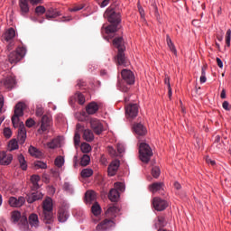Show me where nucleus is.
Returning <instances> with one entry per match:
<instances>
[{
    "label": "nucleus",
    "mask_w": 231,
    "mask_h": 231,
    "mask_svg": "<svg viewBox=\"0 0 231 231\" xmlns=\"http://www.w3.org/2000/svg\"><path fill=\"white\" fill-rule=\"evenodd\" d=\"M26 107V105L23 102H19L16 104L14 107V114L12 116V124L14 127L18 129V140L20 143H24L26 140V128H24V124L19 120L20 116H23L24 115V109Z\"/></svg>",
    "instance_id": "f257e3e1"
},
{
    "label": "nucleus",
    "mask_w": 231,
    "mask_h": 231,
    "mask_svg": "<svg viewBox=\"0 0 231 231\" xmlns=\"http://www.w3.org/2000/svg\"><path fill=\"white\" fill-rule=\"evenodd\" d=\"M104 17L107 19L110 25H103L102 30L108 35L109 39H113V33L118 32V24L121 23L120 13L115 11V9L108 8L104 14Z\"/></svg>",
    "instance_id": "f03ea898"
},
{
    "label": "nucleus",
    "mask_w": 231,
    "mask_h": 231,
    "mask_svg": "<svg viewBox=\"0 0 231 231\" xmlns=\"http://www.w3.org/2000/svg\"><path fill=\"white\" fill-rule=\"evenodd\" d=\"M41 219L45 225L53 223V199L48 197L42 202V212L40 214Z\"/></svg>",
    "instance_id": "7ed1b4c3"
},
{
    "label": "nucleus",
    "mask_w": 231,
    "mask_h": 231,
    "mask_svg": "<svg viewBox=\"0 0 231 231\" xmlns=\"http://www.w3.org/2000/svg\"><path fill=\"white\" fill-rule=\"evenodd\" d=\"M113 46L118 50L116 59L118 66H129L127 59H125V45L124 44V38L116 37L113 40Z\"/></svg>",
    "instance_id": "20e7f679"
},
{
    "label": "nucleus",
    "mask_w": 231,
    "mask_h": 231,
    "mask_svg": "<svg viewBox=\"0 0 231 231\" xmlns=\"http://www.w3.org/2000/svg\"><path fill=\"white\" fill-rule=\"evenodd\" d=\"M139 156L141 162L147 163L151 162V156H152V149L146 143H141L139 144Z\"/></svg>",
    "instance_id": "39448f33"
},
{
    "label": "nucleus",
    "mask_w": 231,
    "mask_h": 231,
    "mask_svg": "<svg viewBox=\"0 0 231 231\" xmlns=\"http://www.w3.org/2000/svg\"><path fill=\"white\" fill-rule=\"evenodd\" d=\"M24 55H26V49L19 47L8 55V60L10 64H17V62H20L24 58Z\"/></svg>",
    "instance_id": "423d86ee"
},
{
    "label": "nucleus",
    "mask_w": 231,
    "mask_h": 231,
    "mask_svg": "<svg viewBox=\"0 0 231 231\" xmlns=\"http://www.w3.org/2000/svg\"><path fill=\"white\" fill-rule=\"evenodd\" d=\"M125 115L128 120H134L138 116L139 106L136 103H130L125 106Z\"/></svg>",
    "instance_id": "0eeeda50"
},
{
    "label": "nucleus",
    "mask_w": 231,
    "mask_h": 231,
    "mask_svg": "<svg viewBox=\"0 0 231 231\" xmlns=\"http://www.w3.org/2000/svg\"><path fill=\"white\" fill-rule=\"evenodd\" d=\"M121 76L124 82L128 86H133V84H134V73H133L131 69H124L121 71Z\"/></svg>",
    "instance_id": "6e6552de"
},
{
    "label": "nucleus",
    "mask_w": 231,
    "mask_h": 231,
    "mask_svg": "<svg viewBox=\"0 0 231 231\" xmlns=\"http://www.w3.org/2000/svg\"><path fill=\"white\" fill-rule=\"evenodd\" d=\"M152 206L155 210H157L158 212H162L165 210L167 207H169V203L167 202V200L155 197L152 199Z\"/></svg>",
    "instance_id": "1a4fd4ad"
},
{
    "label": "nucleus",
    "mask_w": 231,
    "mask_h": 231,
    "mask_svg": "<svg viewBox=\"0 0 231 231\" xmlns=\"http://www.w3.org/2000/svg\"><path fill=\"white\" fill-rule=\"evenodd\" d=\"M19 219H21V224L25 228H28V218L26 217H21V212L19 211H13L11 213V220L13 223H17L19 222Z\"/></svg>",
    "instance_id": "9d476101"
},
{
    "label": "nucleus",
    "mask_w": 231,
    "mask_h": 231,
    "mask_svg": "<svg viewBox=\"0 0 231 231\" xmlns=\"http://www.w3.org/2000/svg\"><path fill=\"white\" fill-rule=\"evenodd\" d=\"M90 126L96 134H102V133L104 132V125H102L100 120L97 118L90 119Z\"/></svg>",
    "instance_id": "9b49d317"
},
{
    "label": "nucleus",
    "mask_w": 231,
    "mask_h": 231,
    "mask_svg": "<svg viewBox=\"0 0 231 231\" xmlns=\"http://www.w3.org/2000/svg\"><path fill=\"white\" fill-rule=\"evenodd\" d=\"M113 226H115V221H113V219L106 218L104 221L97 226V230L106 231L109 230V228H113Z\"/></svg>",
    "instance_id": "f8f14e48"
},
{
    "label": "nucleus",
    "mask_w": 231,
    "mask_h": 231,
    "mask_svg": "<svg viewBox=\"0 0 231 231\" xmlns=\"http://www.w3.org/2000/svg\"><path fill=\"white\" fill-rule=\"evenodd\" d=\"M10 207H23L24 203H26V199L24 197H19L18 199L15 197H11L8 200Z\"/></svg>",
    "instance_id": "ddd939ff"
},
{
    "label": "nucleus",
    "mask_w": 231,
    "mask_h": 231,
    "mask_svg": "<svg viewBox=\"0 0 231 231\" xmlns=\"http://www.w3.org/2000/svg\"><path fill=\"white\" fill-rule=\"evenodd\" d=\"M12 160H14V155H12V153L0 152V165H10Z\"/></svg>",
    "instance_id": "4468645a"
},
{
    "label": "nucleus",
    "mask_w": 231,
    "mask_h": 231,
    "mask_svg": "<svg viewBox=\"0 0 231 231\" xmlns=\"http://www.w3.org/2000/svg\"><path fill=\"white\" fill-rule=\"evenodd\" d=\"M42 198L43 195L41 191H33L26 196V201L27 203H35V201H39Z\"/></svg>",
    "instance_id": "2eb2a0df"
},
{
    "label": "nucleus",
    "mask_w": 231,
    "mask_h": 231,
    "mask_svg": "<svg viewBox=\"0 0 231 231\" xmlns=\"http://www.w3.org/2000/svg\"><path fill=\"white\" fill-rule=\"evenodd\" d=\"M134 131L137 136H145V134H147V128H145V126L141 123L134 125Z\"/></svg>",
    "instance_id": "dca6fc26"
},
{
    "label": "nucleus",
    "mask_w": 231,
    "mask_h": 231,
    "mask_svg": "<svg viewBox=\"0 0 231 231\" xmlns=\"http://www.w3.org/2000/svg\"><path fill=\"white\" fill-rule=\"evenodd\" d=\"M120 167V161L115 160L108 166V176H115Z\"/></svg>",
    "instance_id": "f3484780"
},
{
    "label": "nucleus",
    "mask_w": 231,
    "mask_h": 231,
    "mask_svg": "<svg viewBox=\"0 0 231 231\" xmlns=\"http://www.w3.org/2000/svg\"><path fill=\"white\" fill-rule=\"evenodd\" d=\"M68 217H69V213L66 208H60L58 211V221L60 223H66V221H68Z\"/></svg>",
    "instance_id": "a211bd4d"
},
{
    "label": "nucleus",
    "mask_w": 231,
    "mask_h": 231,
    "mask_svg": "<svg viewBox=\"0 0 231 231\" xmlns=\"http://www.w3.org/2000/svg\"><path fill=\"white\" fill-rule=\"evenodd\" d=\"M3 84L6 89H14L15 88V78L12 76H7L5 79L3 80Z\"/></svg>",
    "instance_id": "6ab92c4d"
},
{
    "label": "nucleus",
    "mask_w": 231,
    "mask_h": 231,
    "mask_svg": "<svg viewBox=\"0 0 231 231\" xmlns=\"http://www.w3.org/2000/svg\"><path fill=\"white\" fill-rule=\"evenodd\" d=\"M45 17L48 19V21H51V19H56V17H59L62 15L60 12L57 11L56 9L50 8L47 11H45Z\"/></svg>",
    "instance_id": "aec40b11"
},
{
    "label": "nucleus",
    "mask_w": 231,
    "mask_h": 231,
    "mask_svg": "<svg viewBox=\"0 0 231 231\" xmlns=\"http://www.w3.org/2000/svg\"><path fill=\"white\" fill-rule=\"evenodd\" d=\"M19 7L21 15H26L30 12V5L26 0H19Z\"/></svg>",
    "instance_id": "412c9836"
},
{
    "label": "nucleus",
    "mask_w": 231,
    "mask_h": 231,
    "mask_svg": "<svg viewBox=\"0 0 231 231\" xmlns=\"http://www.w3.org/2000/svg\"><path fill=\"white\" fill-rule=\"evenodd\" d=\"M14 37H15V30H14V28H10L3 35V40L5 41V42H10L14 41Z\"/></svg>",
    "instance_id": "4be33fe9"
},
{
    "label": "nucleus",
    "mask_w": 231,
    "mask_h": 231,
    "mask_svg": "<svg viewBox=\"0 0 231 231\" xmlns=\"http://www.w3.org/2000/svg\"><path fill=\"white\" fill-rule=\"evenodd\" d=\"M88 115H95L98 111V104L91 102L86 106Z\"/></svg>",
    "instance_id": "5701e85b"
},
{
    "label": "nucleus",
    "mask_w": 231,
    "mask_h": 231,
    "mask_svg": "<svg viewBox=\"0 0 231 231\" xmlns=\"http://www.w3.org/2000/svg\"><path fill=\"white\" fill-rule=\"evenodd\" d=\"M149 189L152 194H156V192H160V190H163V183L162 182H153L149 186Z\"/></svg>",
    "instance_id": "b1692460"
},
{
    "label": "nucleus",
    "mask_w": 231,
    "mask_h": 231,
    "mask_svg": "<svg viewBox=\"0 0 231 231\" xmlns=\"http://www.w3.org/2000/svg\"><path fill=\"white\" fill-rule=\"evenodd\" d=\"M29 225H31V226H34V228L39 226V217L37 214L32 213L29 216Z\"/></svg>",
    "instance_id": "393cba45"
},
{
    "label": "nucleus",
    "mask_w": 231,
    "mask_h": 231,
    "mask_svg": "<svg viewBox=\"0 0 231 231\" xmlns=\"http://www.w3.org/2000/svg\"><path fill=\"white\" fill-rule=\"evenodd\" d=\"M119 198H120V192H118V190L112 189L109 191L108 199H110V201L116 202L118 201Z\"/></svg>",
    "instance_id": "a878e982"
},
{
    "label": "nucleus",
    "mask_w": 231,
    "mask_h": 231,
    "mask_svg": "<svg viewBox=\"0 0 231 231\" xmlns=\"http://www.w3.org/2000/svg\"><path fill=\"white\" fill-rule=\"evenodd\" d=\"M48 127H50V117L45 115L42 117L41 131L44 133V131L48 130Z\"/></svg>",
    "instance_id": "bb28decb"
},
{
    "label": "nucleus",
    "mask_w": 231,
    "mask_h": 231,
    "mask_svg": "<svg viewBox=\"0 0 231 231\" xmlns=\"http://www.w3.org/2000/svg\"><path fill=\"white\" fill-rule=\"evenodd\" d=\"M83 139L86 142H93V140H95V134L91 130L86 129L83 131Z\"/></svg>",
    "instance_id": "cd10ccee"
},
{
    "label": "nucleus",
    "mask_w": 231,
    "mask_h": 231,
    "mask_svg": "<svg viewBox=\"0 0 231 231\" xmlns=\"http://www.w3.org/2000/svg\"><path fill=\"white\" fill-rule=\"evenodd\" d=\"M167 226V220L165 217L161 216L157 217V221L155 222V228H163V226Z\"/></svg>",
    "instance_id": "c85d7f7f"
},
{
    "label": "nucleus",
    "mask_w": 231,
    "mask_h": 231,
    "mask_svg": "<svg viewBox=\"0 0 231 231\" xmlns=\"http://www.w3.org/2000/svg\"><path fill=\"white\" fill-rule=\"evenodd\" d=\"M39 181H41L39 175H32L31 177V182L32 183V190H37L39 189Z\"/></svg>",
    "instance_id": "c756f323"
},
{
    "label": "nucleus",
    "mask_w": 231,
    "mask_h": 231,
    "mask_svg": "<svg viewBox=\"0 0 231 231\" xmlns=\"http://www.w3.org/2000/svg\"><path fill=\"white\" fill-rule=\"evenodd\" d=\"M60 146V138L57 137L51 140V142L47 143V147L49 149H57Z\"/></svg>",
    "instance_id": "7c9ffc66"
},
{
    "label": "nucleus",
    "mask_w": 231,
    "mask_h": 231,
    "mask_svg": "<svg viewBox=\"0 0 231 231\" xmlns=\"http://www.w3.org/2000/svg\"><path fill=\"white\" fill-rule=\"evenodd\" d=\"M166 42L170 48V51L173 52L174 55H177L178 51H176V46H174V43H172V40H171V36H169V34L166 35Z\"/></svg>",
    "instance_id": "2f4dec72"
},
{
    "label": "nucleus",
    "mask_w": 231,
    "mask_h": 231,
    "mask_svg": "<svg viewBox=\"0 0 231 231\" xmlns=\"http://www.w3.org/2000/svg\"><path fill=\"white\" fill-rule=\"evenodd\" d=\"M18 162L22 171H26V169H28V164L26 163V160L24 159L23 154L18 155Z\"/></svg>",
    "instance_id": "473e14b6"
},
{
    "label": "nucleus",
    "mask_w": 231,
    "mask_h": 231,
    "mask_svg": "<svg viewBox=\"0 0 231 231\" xmlns=\"http://www.w3.org/2000/svg\"><path fill=\"white\" fill-rule=\"evenodd\" d=\"M97 198V195L95 194V191L88 190L85 194V199L88 203H91V201H95Z\"/></svg>",
    "instance_id": "72a5a7b5"
},
{
    "label": "nucleus",
    "mask_w": 231,
    "mask_h": 231,
    "mask_svg": "<svg viewBox=\"0 0 231 231\" xmlns=\"http://www.w3.org/2000/svg\"><path fill=\"white\" fill-rule=\"evenodd\" d=\"M92 214H94V216H100V212H102V208H100V205H98V203H95L92 208Z\"/></svg>",
    "instance_id": "f704fd0d"
},
{
    "label": "nucleus",
    "mask_w": 231,
    "mask_h": 231,
    "mask_svg": "<svg viewBox=\"0 0 231 231\" xmlns=\"http://www.w3.org/2000/svg\"><path fill=\"white\" fill-rule=\"evenodd\" d=\"M8 149L9 151H15L16 149H19V143H17V140H11L8 144Z\"/></svg>",
    "instance_id": "c9c22d12"
},
{
    "label": "nucleus",
    "mask_w": 231,
    "mask_h": 231,
    "mask_svg": "<svg viewBox=\"0 0 231 231\" xmlns=\"http://www.w3.org/2000/svg\"><path fill=\"white\" fill-rule=\"evenodd\" d=\"M118 212V208L116 206H111L107 208L106 214V216H115Z\"/></svg>",
    "instance_id": "e433bc0d"
},
{
    "label": "nucleus",
    "mask_w": 231,
    "mask_h": 231,
    "mask_svg": "<svg viewBox=\"0 0 231 231\" xmlns=\"http://www.w3.org/2000/svg\"><path fill=\"white\" fill-rule=\"evenodd\" d=\"M82 178H91L93 176V170L91 169H84L81 171Z\"/></svg>",
    "instance_id": "4c0bfd02"
},
{
    "label": "nucleus",
    "mask_w": 231,
    "mask_h": 231,
    "mask_svg": "<svg viewBox=\"0 0 231 231\" xmlns=\"http://www.w3.org/2000/svg\"><path fill=\"white\" fill-rule=\"evenodd\" d=\"M91 161V158H89L88 155H83L80 161V165L82 167H87V165H89V162Z\"/></svg>",
    "instance_id": "58836bf2"
},
{
    "label": "nucleus",
    "mask_w": 231,
    "mask_h": 231,
    "mask_svg": "<svg viewBox=\"0 0 231 231\" xmlns=\"http://www.w3.org/2000/svg\"><path fill=\"white\" fill-rule=\"evenodd\" d=\"M63 189L66 190V192H69V194H73L74 192L73 185L69 182H65L63 184Z\"/></svg>",
    "instance_id": "ea45409f"
},
{
    "label": "nucleus",
    "mask_w": 231,
    "mask_h": 231,
    "mask_svg": "<svg viewBox=\"0 0 231 231\" xmlns=\"http://www.w3.org/2000/svg\"><path fill=\"white\" fill-rule=\"evenodd\" d=\"M80 149H81L82 152H84L85 154H88V152H89L91 151V145H89V143H83L81 144Z\"/></svg>",
    "instance_id": "a19ab883"
},
{
    "label": "nucleus",
    "mask_w": 231,
    "mask_h": 231,
    "mask_svg": "<svg viewBox=\"0 0 231 231\" xmlns=\"http://www.w3.org/2000/svg\"><path fill=\"white\" fill-rule=\"evenodd\" d=\"M54 164L56 165V167H59L60 169V167L64 165V157L58 156L54 161Z\"/></svg>",
    "instance_id": "79ce46f5"
},
{
    "label": "nucleus",
    "mask_w": 231,
    "mask_h": 231,
    "mask_svg": "<svg viewBox=\"0 0 231 231\" xmlns=\"http://www.w3.org/2000/svg\"><path fill=\"white\" fill-rule=\"evenodd\" d=\"M115 189L117 190V192H124L125 190V186L122 182H116L114 184Z\"/></svg>",
    "instance_id": "37998d69"
},
{
    "label": "nucleus",
    "mask_w": 231,
    "mask_h": 231,
    "mask_svg": "<svg viewBox=\"0 0 231 231\" xmlns=\"http://www.w3.org/2000/svg\"><path fill=\"white\" fill-rule=\"evenodd\" d=\"M107 151H108V153L110 154V156H112V158H116L117 156H120L118 154V152L116 151L115 148H113V146H108Z\"/></svg>",
    "instance_id": "c03bdc74"
},
{
    "label": "nucleus",
    "mask_w": 231,
    "mask_h": 231,
    "mask_svg": "<svg viewBox=\"0 0 231 231\" xmlns=\"http://www.w3.org/2000/svg\"><path fill=\"white\" fill-rule=\"evenodd\" d=\"M117 86L119 88V90L123 93H127L129 91V87L125 86L122 81H118Z\"/></svg>",
    "instance_id": "a18cd8bd"
},
{
    "label": "nucleus",
    "mask_w": 231,
    "mask_h": 231,
    "mask_svg": "<svg viewBox=\"0 0 231 231\" xmlns=\"http://www.w3.org/2000/svg\"><path fill=\"white\" fill-rule=\"evenodd\" d=\"M35 14L36 15H42L43 14H46V8L42 5L37 6L35 8Z\"/></svg>",
    "instance_id": "49530a36"
},
{
    "label": "nucleus",
    "mask_w": 231,
    "mask_h": 231,
    "mask_svg": "<svg viewBox=\"0 0 231 231\" xmlns=\"http://www.w3.org/2000/svg\"><path fill=\"white\" fill-rule=\"evenodd\" d=\"M164 84H166L168 88L169 97H172V88H171V80L169 79V78H165Z\"/></svg>",
    "instance_id": "de8ad7c7"
},
{
    "label": "nucleus",
    "mask_w": 231,
    "mask_h": 231,
    "mask_svg": "<svg viewBox=\"0 0 231 231\" xmlns=\"http://www.w3.org/2000/svg\"><path fill=\"white\" fill-rule=\"evenodd\" d=\"M230 41H231V30H227L226 33V44L227 48H230Z\"/></svg>",
    "instance_id": "09e8293b"
},
{
    "label": "nucleus",
    "mask_w": 231,
    "mask_h": 231,
    "mask_svg": "<svg viewBox=\"0 0 231 231\" xmlns=\"http://www.w3.org/2000/svg\"><path fill=\"white\" fill-rule=\"evenodd\" d=\"M77 97H78L79 104H80V106H82L86 102V97H84V95H82V93H80V92L77 93Z\"/></svg>",
    "instance_id": "8fccbe9b"
},
{
    "label": "nucleus",
    "mask_w": 231,
    "mask_h": 231,
    "mask_svg": "<svg viewBox=\"0 0 231 231\" xmlns=\"http://www.w3.org/2000/svg\"><path fill=\"white\" fill-rule=\"evenodd\" d=\"M152 176L154 178H159L160 177V168L159 167H153L152 169Z\"/></svg>",
    "instance_id": "3c124183"
},
{
    "label": "nucleus",
    "mask_w": 231,
    "mask_h": 231,
    "mask_svg": "<svg viewBox=\"0 0 231 231\" xmlns=\"http://www.w3.org/2000/svg\"><path fill=\"white\" fill-rule=\"evenodd\" d=\"M74 145H80V133L75 132Z\"/></svg>",
    "instance_id": "603ef678"
},
{
    "label": "nucleus",
    "mask_w": 231,
    "mask_h": 231,
    "mask_svg": "<svg viewBox=\"0 0 231 231\" xmlns=\"http://www.w3.org/2000/svg\"><path fill=\"white\" fill-rule=\"evenodd\" d=\"M29 152L31 156H39V150L33 146L29 148Z\"/></svg>",
    "instance_id": "864d4df0"
},
{
    "label": "nucleus",
    "mask_w": 231,
    "mask_h": 231,
    "mask_svg": "<svg viewBox=\"0 0 231 231\" xmlns=\"http://www.w3.org/2000/svg\"><path fill=\"white\" fill-rule=\"evenodd\" d=\"M35 167H37V169H46V167H48V165L41 161H38L34 163Z\"/></svg>",
    "instance_id": "5fc2aeb1"
},
{
    "label": "nucleus",
    "mask_w": 231,
    "mask_h": 231,
    "mask_svg": "<svg viewBox=\"0 0 231 231\" xmlns=\"http://www.w3.org/2000/svg\"><path fill=\"white\" fill-rule=\"evenodd\" d=\"M116 149H117V152H118L119 156L122 154V152H124L125 151V148L123 146L122 143H117Z\"/></svg>",
    "instance_id": "6e6d98bb"
},
{
    "label": "nucleus",
    "mask_w": 231,
    "mask_h": 231,
    "mask_svg": "<svg viewBox=\"0 0 231 231\" xmlns=\"http://www.w3.org/2000/svg\"><path fill=\"white\" fill-rule=\"evenodd\" d=\"M82 8H84V5H75L72 8H69V12H79V10H82Z\"/></svg>",
    "instance_id": "4d7b16f0"
},
{
    "label": "nucleus",
    "mask_w": 231,
    "mask_h": 231,
    "mask_svg": "<svg viewBox=\"0 0 231 231\" xmlns=\"http://www.w3.org/2000/svg\"><path fill=\"white\" fill-rule=\"evenodd\" d=\"M25 125L27 127H33V125H35V121L32 118H29V119L26 120Z\"/></svg>",
    "instance_id": "13d9d810"
},
{
    "label": "nucleus",
    "mask_w": 231,
    "mask_h": 231,
    "mask_svg": "<svg viewBox=\"0 0 231 231\" xmlns=\"http://www.w3.org/2000/svg\"><path fill=\"white\" fill-rule=\"evenodd\" d=\"M4 135L5 136V138H10L12 136V130L10 128H5Z\"/></svg>",
    "instance_id": "bf43d9fd"
},
{
    "label": "nucleus",
    "mask_w": 231,
    "mask_h": 231,
    "mask_svg": "<svg viewBox=\"0 0 231 231\" xmlns=\"http://www.w3.org/2000/svg\"><path fill=\"white\" fill-rule=\"evenodd\" d=\"M44 115V110L41 106H37L36 108V116H42Z\"/></svg>",
    "instance_id": "052dcab7"
},
{
    "label": "nucleus",
    "mask_w": 231,
    "mask_h": 231,
    "mask_svg": "<svg viewBox=\"0 0 231 231\" xmlns=\"http://www.w3.org/2000/svg\"><path fill=\"white\" fill-rule=\"evenodd\" d=\"M222 107L226 111H230V104L228 103V101H224L222 104Z\"/></svg>",
    "instance_id": "680f3d73"
},
{
    "label": "nucleus",
    "mask_w": 231,
    "mask_h": 231,
    "mask_svg": "<svg viewBox=\"0 0 231 231\" xmlns=\"http://www.w3.org/2000/svg\"><path fill=\"white\" fill-rule=\"evenodd\" d=\"M82 131H84V126H82V125L80 124H77L76 125V133H82Z\"/></svg>",
    "instance_id": "e2e57ef3"
},
{
    "label": "nucleus",
    "mask_w": 231,
    "mask_h": 231,
    "mask_svg": "<svg viewBox=\"0 0 231 231\" xmlns=\"http://www.w3.org/2000/svg\"><path fill=\"white\" fill-rule=\"evenodd\" d=\"M5 106V97L0 96V113H3V106Z\"/></svg>",
    "instance_id": "0e129e2a"
},
{
    "label": "nucleus",
    "mask_w": 231,
    "mask_h": 231,
    "mask_svg": "<svg viewBox=\"0 0 231 231\" xmlns=\"http://www.w3.org/2000/svg\"><path fill=\"white\" fill-rule=\"evenodd\" d=\"M206 162L208 164V165H216V161H213L212 159H210L209 157H206Z\"/></svg>",
    "instance_id": "69168bd1"
},
{
    "label": "nucleus",
    "mask_w": 231,
    "mask_h": 231,
    "mask_svg": "<svg viewBox=\"0 0 231 231\" xmlns=\"http://www.w3.org/2000/svg\"><path fill=\"white\" fill-rule=\"evenodd\" d=\"M109 1L111 0H103V2L100 4L101 8H106L109 5Z\"/></svg>",
    "instance_id": "338daca9"
},
{
    "label": "nucleus",
    "mask_w": 231,
    "mask_h": 231,
    "mask_svg": "<svg viewBox=\"0 0 231 231\" xmlns=\"http://www.w3.org/2000/svg\"><path fill=\"white\" fill-rule=\"evenodd\" d=\"M217 64L218 68H223V61L221 60V59L217 58Z\"/></svg>",
    "instance_id": "774afa93"
}]
</instances>
